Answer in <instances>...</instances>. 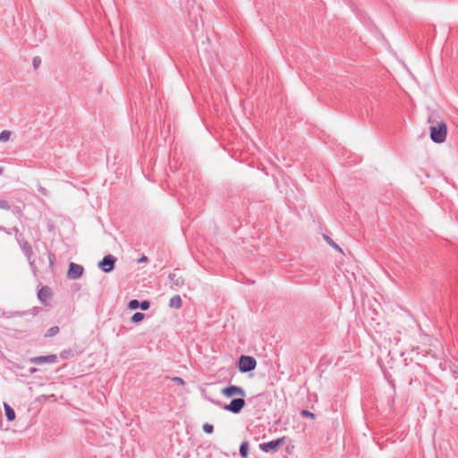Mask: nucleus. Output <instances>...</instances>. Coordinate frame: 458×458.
I'll return each mask as SVG.
<instances>
[{
    "label": "nucleus",
    "mask_w": 458,
    "mask_h": 458,
    "mask_svg": "<svg viewBox=\"0 0 458 458\" xmlns=\"http://www.w3.org/2000/svg\"><path fill=\"white\" fill-rule=\"evenodd\" d=\"M0 209L10 210L11 205L9 204V202L7 200L1 199L0 200Z\"/></svg>",
    "instance_id": "nucleus-24"
},
{
    "label": "nucleus",
    "mask_w": 458,
    "mask_h": 458,
    "mask_svg": "<svg viewBox=\"0 0 458 458\" xmlns=\"http://www.w3.org/2000/svg\"><path fill=\"white\" fill-rule=\"evenodd\" d=\"M148 261V258L145 255H142L138 260V263H145Z\"/></svg>",
    "instance_id": "nucleus-28"
},
{
    "label": "nucleus",
    "mask_w": 458,
    "mask_h": 458,
    "mask_svg": "<svg viewBox=\"0 0 458 458\" xmlns=\"http://www.w3.org/2000/svg\"><path fill=\"white\" fill-rule=\"evenodd\" d=\"M145 318V314L142 313V312H136L134 313L131 318V321L134 324H138L140 322H141Z\"/></svg>",
    "instance_id": "nucleus-15"
},
{
    "label": "nucleus",
    "mask_w": 458,
    "mask_h": 458,
    "mask_svg": "<svg viewBox=\"0 0 458 458\" xmlns=\"http://www.w3.org/2000/svg\"><path fill=\"white\" fill-rule=\"evenodd\" d=\"M182 301L180 295H174L169 301V306L171 308L180 309L182 307Z\"/></svg>",
    "instance_id": "nucleus-13"
},
{
    "label": "nucleus",
    "mask_w": 458,
    "mask_h": 458,
    "mask_svg": "<svg viewBox=\"0 0 458 458\" xmlns=\"http://www.w3.org/2000/svg\"><path fill=\"white\" fill-rule=\"evenodd\" d=\"M168 278L170 280L172 289H177L184 284L183 278L180 276H177L175 273H170Z\"/></svg>",
    "instance_id": "nucleus-10"
},
{
    "label": "nucleus",
    "mask_w": 458,
    "mask_h": 458,
    "mask_svg": "<svg viewBox=\"0 0 458 458\" xmlns=\"http://www.w3.org/2000/svg\"><path fill=\"white\" fill-rule=\"evenodd\" d=\"M84 272V267L81 265L71 262L68 267L67 277L72 280L79 279Z\"/></svg>",
    "instance_id": "nucleus-7"
},
{
    "label": "nucleus",
    "mask_w": 458,
    "mask_h": 458,
    "mask_svg": "<svg viewBox=\"0 0 458 458\" xmlns=\"http://www.w3.org/2000/svg\"><path fill=\"white\" fill-rule=\"evenodd\" d=\"M173 381L177 382V383H179V384H181V385H183V384H184L183 379H182V378H181V377H173Z\"/></svg>",
    "instance_id": "nucleus-29"
},
{
    "label": "nucleus",
    "mask_w": 458,
    "mask_h": 458,
    "mask_svg": "<svg viewBox=\"0 0 458 458\" xmlns=\"http://www.w3.org/2000/svg\"><path fill=\"white\" fill-rule=\"evenodd\" d=\"M301 415L304 418H310L312 420H314L316 418V415L308 410L301 411Z\"/></svg>",
    "instance_id": "nucleus-21"
},
{
    "label": "nucleus",
    "mask_w": 458,
    "mask_h": 458,
    "mask_svg": "<svg viewBox=\"0 0 458 458\" xmlns=\"http://www.w3.org/2000/svg\"><path fill=\"white\" fill-rule=\"evenodd\" d=\"M140 306V301L136 299L131 300L128 303L129 310H136Z\"/></svg>",
    "instance_id": "nucleus-20"
},
{
    "label": "nucleus",
    "mask_w": 458,
    "mask_h": 458,
    "mask_svg": "<svg viewBox=\"0 0 458 458\" xmlns=\"http://www.w3.org/2000/svg\"><path fill=\"white\" fill-rule=\"evenodd\" d=\"M221 394L227 398H232L230 403H224L219 400L210 397H206V399L215 405L233 414H239L245 407L246 402L244 398L246 396V392L242 386L229 385L221 389Z\"/></svg>",
    "instance_id": "nucleus-1"
},
{
    "label": "nucleus",
    "mask_w": 458,
    "mask_h": 458,
    "mask_svg": "<svg viewBox=\"0 0 458 458\" xmlns=\"http://www.w3.org/2000/svg\"><path fill=\"white\" fill-rule=\"evenodd\" d=\"M5 417L8 421H13L15 419L14 410L6 403H4Z\"/></svg>",
    "instance_id": "nucleus-12"
},
{
    "label": "nucleus",
    "mask_w": 458,
    "mask_h": 458,
    "mask_svg": "<svg viewBox=\"0 0 458 458\" xmlns=\"http://www.w3.org/2000/svg\"><path fill=\"white\" fill-rule=\"evenodd\" d=\"M325 239L332 247H334L336 250H341V248L336 243H335L334 241L330 237L325 236Z\"/></svg>",
    "instance_id": "nucleus-27"
},
{
    "label": "nucleus",
    "mask_w": 458,
    "mask_h": 458,
    "mask_svg": "<svg viewBox=\"0 0 458 458\" xmlns=\"http://www.w3.org/2000/svg\"><path fill=\"white\" fill-rule=\"evenodd\" d=\"M60 329L57 326L51 327L47 329V333L45 334V337H53L55 335L59 333Z\"/></svg>",
    "instance_id": "nucleus-17"
},
{
    "label": "nucleus",
    "mask_w": 458,
    "mask_h": 458,
    "mask_svg": "<svg viewBox=\"0 0 458 458\" xmlns=\"http://www.w3.org/2000/svg\"><path fill=\"white\" fill-rule=\"evenodd\" d=\"M439 115L437 111H431L428 116V123L429 124V138L437 144L444 143L447 136V126L444 120L438 119Z\"/></svg>",
    "instance_id": "nucleus-2"
},
{
    "label": "nucleus",
    "mask_w": 458,
    "mask_h": 458,
    "mask_svg": "<svg viewBox=\"0 0 458 458\" xmlns=\"http://www.w3.org/2000/svg\"><path fill=\"white\" fill-rule=\"evenodd\" d=\"M285 443V437H279L277 439L261 443L259 445V448L261 451L265 453H268L271 451H276L280 446H282Z\"/></svg>",
    "instance_id": "nucleus-5"
},
{
    "label": "nucleus",
    "mask_w": 458,
    "mask_h": 458,
    "mask_svg": "<svg viewBox=\"0 0 458 458\" xmlns=\"http://www.w3.org/2000/svg\"><path fill=\"white\" fill-rule=\"evenodd\" d=\"M402 207H403V213L405 211V212H409V214H410V217L407 218V220L410 222L415 223L417 220L416 210L413 208H411L409 203H407L403 200Z\"/></svg>",
    "instance_id": "nucleus-11"
},
{
    "label": "nucleus",
    "mask_w": 458,
    "mask_h": 458,
    "mask_svg": "<svg viewBox=\"0 0 458 458\" xmlns=\"http://www.w3.org/2000/svg\"><path fill=\"white\" fill-rule=\"evenodd\" d=\"M22 235L20 233L19 237L17 238L20 247L21 249L22 253L27 258V259L30 261V265H33V261H31L32 256H33V250L30 242L25 240L23 237L20 239Z\"/></svg>",
    "instance_id": "nucleus-6"
},
{
    "label": "nucleus",
    "mask_w": 458,
    "mask_h": 458,
    "mask_svg": "<svg viewBox=\"0 0 458 458\" xmlns=\"http://www.w3.org/2000/svg\"><path fill=\"white\" fill-rule=\"evenodd\" d=\"M4 167H0V175L4 173Z\"/></svg>",
    "instance_id": "nucleus-31"
},
{
    "label": "nucleus",
    "mask_w": 458,
    "mask_h": 458,
    "mask_svg": "<svg viewBox=\"0 0 458 458\" xmlns=\"http://www.w3.org/2000/svg\"><path fill=\"white\" fill-rule=\"evenodd\" d=\"M203 431L207 434H212L214 432V426L209 423L203 425Z\"/></svg>",
    "instance_id": "nucleus-22"
},
{
    "label": "nucleus",
    "mask_w": 458,
    "mask_h": 458,
    "mask_svg": "<svg viewBox=\"0 0 458 458\" xmlns=\"http://www.w3.org/2000/svg\"><path fill=\"white\" fill-rule=\"evenodd\" d=\"M57 361L56 354H49L45 356H37L30 359V362L36 365H41L44 363H55Z\"/></svg>",
    "instance_id": "nucleus-8"
},
{
    "label": "nucleus",
    "mask_w": 458,
    "mask_h": 458,
    "mask_svg": "<svg viewBox=\"0 0 458 458\" xmlns=\"http://www.w3.org/2000/svg\"><path fill=\"white\" fill-rule=\"evenodd\" d=\"M149 301H142L141 302H140V306L139 308H140L142 310H147L149 309Z\"/></svg>",
    "instance_id": "nucleus-26"
},
{
    "label": "nucleus",
    "mask_w": 458,
    "mask_h": 458,
    "mask_svg": "<svg viewBox=\"0 0 458 458\" xmlns=\"http://www.w3.org/2000/svg\"><path fill=\"white\" fill-rule=\"evenodd\" d=\"M117 259L112 255H106L98 264L99 269H101L104 273H110L114 269L115 263Z\"/></svg>",
    "instance_id": "nucleus-4"
},
{
    "label": "nucleus",
    "mask_w": 458,
    "mask_h": 458,
    "mask_svg": "<svg viewBox=\"0 0 458 458\" xmlns=\"http://www.w3.org/2000/svg\"><path fill=\"white\" fill-rule=\"evenodd\" d=\"M240 455L242 458H246L249 454V442L243 441L240 445Z\"/></svg>",
    "instance_id": "nucleus-14"
},
{
    "label": "nucleus",
    "mask_w": 458,
    "mask_h": 458,
    "mask_svg": "<svg viewBox=\"0 0 458 458\" xmlns=\"http://www.w3.org/2000/svg\"><path fill=\"white\" fill-rule=\"evenodd\" d=\"M30 370L31 373L37 371V369L35 368H31Z\"/></svg>",
    "instance_id": "nucleus-30"
},
{
    "label": "nucleus",
    "mask_w": 458,
    "mask_h": 458,
    "mask_svg": "<svg viewBox=\"0 0 458 458\" xmlns=\"http://www.w3.org/2000/svg\"><path fill=\"white\" fill-rule=\"evenodd\" d=\"M53 295L52 289L48 285L42 286L38 292V298L42 304H47V301Z\"/></svg>",
    "instance_id": "nucleus-9"
},
{
    "label": "nucleus",
    "mask_w": 458,
    "mask_h": 458,
    "mask_svg": "<svg viewBox=\"0 0 458 458\" xmlns=\"http://www.w3.org/2000/svg\"><path fill=\"white\" fill-rule=\"evenodd\" d=\"M47 257L49 261V267L51 270H53L55 264V255L51 251H47Z\"/></svg>",
    "instance_id": "nucleus-19"
},
{
    "label": "nucleus",
    "mask_w": 458,
    "mask_h": 458,
    "mask_svg": "<svg viewBox=\"0 0 458 458\" xmlns=\"http://www.w3.org/2000/svg\"><path fill=\"white\" fill-rule=\"evenodd\" d=\"M71 355H72V351L68 349V350H64L60 352V357L63 359V360H66L68 359Z\"/></svg>",
    "instance_id": "nucleus-23"
},
{
    "label": "nucleus",
    "mask_w": 458,
    "mask_h": 458,
    "mask_svg": "<svg viewBox=\"0 0 458 458\" xmlns=\"http://www.w3.org/2000/svg\"><path fill=\"white\" fill-rule=\"evenodd\" d=\"M403 321L411 322L412 324H415L416 326H419L416 323V321L413 319V318L411 317V313L408 310H404L403 309Z\"/></svg>",
    "instance_id": "nucleus-16"
},
{
    "label": "nucleus",
    "mask_w": 458,
    "mask_h": 458,
    "mask_svg": "<svg viewBox=\"0 0 458 458\" xmlns=\"http://www.w3.org/2000/svg\"><path fill=\"white\" fill-rule=\"evenodd\" d=\"M257 366V360L254 357L242 355L239 358L238 369L242 373L250 372L255 369Z\"/></svg>",
    "instance_id": "nucleus-3"
},
{
    "label": "nucleus",
    "mask_w": 458,
    "mask_h": 458,
    "mask_svg": "<svg viewBox=\"0 0 458 458\" xmlns=\"http://www.w3.org/2000/svg\"><path fill=\"white\" fill-rule=\"evenodd\" d=\"M41 64V58L39 56H35L32 59V65L35 69H38Z\"/></svg>",
    "instance_id": "nucleus-25"
},
{
    "label": "nucleus",
    "mask_w": 458,
    "mask_h": 458,
    "mask_svg": "<svg viewBox=\"0 0 458 458\" xmlns=\"http://www.w3.org/2000/svg\"><path fill=\"white\" fill-rule=\"evenodd\" d=\"M11 137V131L4 130L0 132V141L1 142H6L9 140Z\"/></svg>",
    "instance_id": "nucleus-18"
}]
</instances>
